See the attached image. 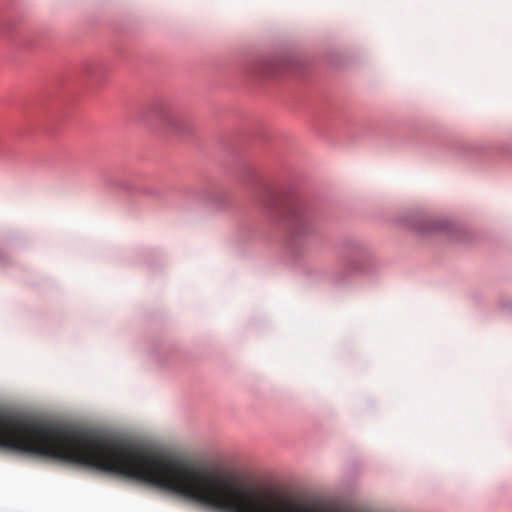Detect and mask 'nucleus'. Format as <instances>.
<instances>
[{
    "mask_svg": "<svg viewBox=\"0 0 512 512\" xmlns=\"http://www.w3.org/2000/svg\"><path fill=\"white\" fill-rule=\"evenodd\" d=\"M287 219L290 225V229L295 236L301 235L308 230L309 221L301 208H291L289 210Z\"/></svg>",
    "mask_w": 512,
    "mask_h": 512,
    "instance_id": "2",
    "label": "nucleus"
},
{
    "mask_svg": "<svg viewBox=\"0 0 512 512\" xmlns=\"http://www.w3.org/2000/svg\"><path fill=\"white\" fill-rule=\"evenodd\" d=\"M159 124L172 132H181L186 127L184 116L177 110L164 106L156 112Z\"/></svg>",
    "mask_w": 512,
    "mask_h": 512,
    "instance_id": "1",
    "label": "nucleus"
}]
</instances>
